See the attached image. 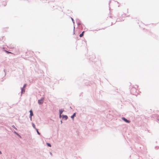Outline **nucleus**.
Here are the masks:
<instances>
[{"label": "nucleus", "mask_w": 159, "mask_h": 159, "mask_svg": "<svg viewBox=\"0 0 159 159\" xmlns=\"http://www.w3.org/2000/svg\"><path fill=\"white\" fill-rule=\"evenodd\" d=\"M61 117V114H60V117Z\"/></svg>", "instance_id": "4468645a"}, {"label": "nucleus", "mask_w": 159, "mask_h": 159, "mask_svg": "<svg viewBox=\"0 0 159 159\" xmlns=\"http://www.w3.org/2000/svg\"><path fill=\"white\" fill-rule=\"evenodd\" d=\"M44 100V98H42L40 100L38 101V103L39 104H41L43 103Z\"/></svg>", "instance_id": "f257e3e1"}, {"label": "nucleus", "mask_w": 159, "mask_h": 159, "mask_svg": "<svg viewBox=\"0 0 159 159\" xmlns=\"http://www.w3.org/2000/svg\"><path fill=\"white\" fill-rule=\"evenodd\" d=\"M84 31H83L82 32V33L80 35V37H82L83 36L84 34Z\"/></svg>", "instance_id": "39448f33"}, {"label": "nucleus", "mask_w": 159, "mask_h": 159, "mask_svg": "<svg viewBox=\"0 0 159 159\" xmlns=\"http://www.w3.org/2000/svg\"><path fill=\"white\" fill-rule=\"evenodd\" d=\"M72 20H73V19L72 18Z\"/></svg>", "instance_id": "dca6fc26"}, {"label": "nucleus", "mask_w": 159, "mask_h": 159, "mask_svg": "<svg viewBox=\"0 0 159 159\" xmlns=\"http://www.w3.org/2000/svg\"><path fill=\"white\" fill-rule=\"evenodd\" d=\"M75 116V113H74L71 116V118L73 119L74 116Z\"/></svg>", "instance_id": "423d86ee"}, {"label": "nucleus", "mask_w": 159, "mask_h": 159, "mask_svg": "<svg viewBox=\"0 0 159 159\" xmlns=\"http://www.w3.org/2000/svg\"><path fill=\"white\" fill-rule=\"evenodd\" d=\"M6 52H7V53H11V52H8V51H6Z\"/></svg>", "instance_id": "9b49d317"}, {"label": "nucleus", "mask_w": 159, "mask_h": 159, "mask_svg": "<svg viewBox=\"0 0 159 159\" xmlns=\"http://www.w3.org/2000/svg\"><path fill=\"white\" fill-rule=\"evenodd\" d=\"M74 28H75V27H74V30H73V34H75V32H74Z\"/></svg>", "instance_id": "f8f14e48"}, {"label": "nucleus", "mask_w": 159, "mask_h": 159, "mask_svg": "<svg viewBox=\"0 0 159 159\" xmlns=\"http://www.w3.org/2000/svg\"><path fill=\"white\" fill-rule=\"evenodd\" d=\"M36 131L37 132V133H38V134L39 135H40V134L39 133V132L38 129H36Z\"/></svg>", "instance_id": "1a4fd4ad"}, {"label": "nucleus", "mask_w": 159, "mask_h": 159, "mask_svg": "<svg viewBox=\"0 0 159 159\" xmlns=\"http://www.w3.org/2000/svg\"><path fill=\"white\" fill-rule=\"evenodd\" d=\"M63 111V110H59L60 114H61L62 113Z\"/></svg>", "instance_id": "0eeeda50"}, {"label": "nucleus", "mask_w": 159, "mask_h": 159, "mask_svg": "<svg viewBox=\"0 0 159 159\" xmlns=\"http://www.w3.org/2000/svg\"><path fill=\"white\" fill-rule=\"evenodd\" d=\"M30 119H31H31H32V117H31L33 115V112H32V111L31 110H30Z\"/></svg>", "instance_id": "7ed1b4c3"}, {"label": "nucleus", "mask_w": 159, "mask_h": 159, "mask_svg": "<svg viewBox=\"0 0 159 159\" xmlns=\"http://www.w3.org/2000/svg\"><path fill=\"white\" fill-rule=\"evenodd\" d=\"M22 91H23V89H22Z\"/></svg>", "instance_id": "f3484780"}, {"label": "nucleus", "mask_w": 159, "mask_h": 159, "mask_svg": "<svg viewBox=\"0 0 159 159\" xmlns=\"http://www.w3.org/2000/svg\"><path fill=\"white\" fill-rule=\"evenodd\" d=\"M63 118H64L65 120H66L68 118V117L66 115H63Z\"/></svg>", "instance_id": "20e7f679"}, {"label": "nucleus", "mask_w": 159, "mask_h": 159, "mask_svg": "<svg viewBox=\"0 0 159 159\" xmlns=\"http://www.w3.org/2000/svg\"><path fill=\"white\" fill-rule=\"evenodd\" d=\"M2 154V152L1 151H0V154Z\"/></svg>", "instance_id": "2eb2a0df"}, {"label": "nucleus", "mask_w": 159, "mask_h": 159, "mask_svg": "<svg viewBox=\"0 0 159 159\" xmlns=\"http://www.w3.org/2000/svg\"><path fill=\"white\" fill-rule=\"evenodd\" d=\"M122 119L126 123H129L130 122V121L129 120H127L124 117H122Z\"/></svg>", "instance_id": "f03ea898"}, {"label": "nucleus", "mask_w": 159, "mask_h": 159, "mask_svg": "<svg viewBox=\"0 0 159 159\" xmlns=\"http://www.w3.org/2000/svg\"><path fill=\"white\" fill-rule=\"evenodd\" d=\"M26 86V84H24V86H23V88H25Z\"/></svg>", "instance_id": "ddd939ff"}, {"label": "nucleus", "mask_w": 159, "mask_h": 159, "mask_svg": "<svg viewBox=\"0 0 159 159\" xmlns=\"http://www.w3.org/2000/svg\"><path fill=\"white\" fill-rule=\"evenodd\" d=\"M47 144L49 147H51V145L48 143H47Z\"/></svg>", "instance_id": "6e6552de"}, {"label": "nucleus", "mask_w": 159, "mask_h": 159, "mask_svg": "<svg viewBox=\"0 0 159 159\" xmlns=\"http://www.w3.org/2000/svg\"><path fill=\"white\" fill-rule=\"evenodd\" d=\"M32 125H33V127L35 129V125L34 124H33Z\"/></svg>", "instance_id": "9d476101"}]
</instances>
